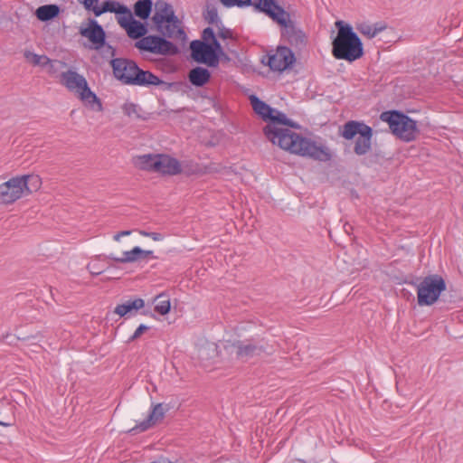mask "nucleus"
<instances>
[{
	"label": "nucleus",
	"instance_id": "nucleus-1",
	"mask_svg": "<svg viewBox=\"0 0 463 463\" xmlns=\"http://www.w3.org/2000/svg\"><path fill=\"white\" fill-rule=\"evenodd\" d=\"M273 111L267 125L263 128V134L269 141L281 149L303 157L319 162H328L332 159V153L326 146L317 145L316 141L288 128H278L277 125L285 126L288 117L276 109H273Z\"/></svg>",
	"mask_w": 463,
	"mask_h": 463
},
{
	"label": "nucleus",
	"instance_id": "nucleus-2",
	"mask_svg": "<svg viewBox=\"0 0 463 463\" xmlns=\"http://www.w3.org/2000/svg\"><path fill=\"white\" fill-rule=\"evenodd\" d=\"M109 64L114 77L125 85L140 87H161L163 90H171L177 83L166 82L150 71L141 69L137 63L128 58L111 59Z\"/></svg>",
	"mask_w": 463,
	"mask_h": 463
},
{
	"label": "nucleus",
	"instance_id": "nucleus-3",
	"mask_svg": "<svg viewBox=\"0 0 463 463\" xmlns=\"http://www.w3.org/2000/svg\"><path fill=\"white\" fill-rule=\"evenodd\" d=\"M335 24L337 33L332 41L333 56L348 62L361 59L364 54V45L352 25L343 20L336 21Z\"/></svg>",
	"mask_w": 463,
	"mask_h": 463
},
{
	"label": "nucleus",
	"instance_id": "nucleus-4",
	"mask_svg": "<svg viewBox=\"0 0 463 463\" xmlns=\"http://www.w3.org/2000/svg\"><path fill=\"white\" fill-rule=\"evenodd\" d=\"M266 16L279 26L281 39L291 47L301 51L307 46V34L297 26L291 19L289 12L280 5L277 0Z\"/></svg>",
	"mask_w": 463,
	"mask_h": 463
},
{
	"label": "nucleus",
	"instance_id": "nucleus-5",
	"mask_svg": "<svg viewBox=\"0 0 463 463\" xmlns=\"http://www.w3.org/2000/svg\"><path fill=\"white\" fill-rule=\"evenodd\" d=\"M152 23L158 33L167 35L169 39H175L184 43L187 35L181 26L182 22L175 15L173 6L164 0H157L155 3V14L152 16Z\"/></svg>",
	"mask_w": 463,
	"mask_h": 463
},
{
	"label": "nucleus",
	"instance_id": "nucleus-6",
	"mask_svg": "<svg viewBox=\"0 0 463 463\" xmlns=\"http://www.w3.org/2000/svg\"><path fill=\"white\" fill-rule=\"evenodd\" d=\"M42 186L38 175H24L10 178L0 184V203L12 204L24 195L37 192Z\"/></svg>",
	"mask_w": 463,
	"mask_h": 463
},
{
	"label": "nucleus",
	"instance_id": "nucleus-7",
	"mask_svg": "<svg viewBox=\"0 0 463 463\" xmlns=\"http://www.w3.org/2000/svg\"><path fill=\"white\" fill-rule=\"evenodd\" d=\"M338 134L348 141L356 137L354 153L358 156L366 155L372 148L373 129L364 121L348 120L339 127Z\"/></svg>",
	"mask_w": 463,
	"mask_h": 463
},
{
	"label": "nucleus",
	"instance_id": "nucleus-8",
	"mask_svg": "<svg viewBox=\"0 0 463 463\" xmlns=\"http://www.w3.org/2000/svg\"><path fill=\"white\" fill-rule=\"evenodd\" d=\"M380 119L388 124L392 134L404 142L414 141L420 134L417 121L401 110H385L380 114Z\"/></svg>",
	"mask_w": 463,
	"mask_h": 463
},
{
	"label": "nucleus",
	"instance_id": "nucleus-9",
	"mask_svg": "<svg viewBox=\"0 0 463 463\" xmlns=\"http://www.w3.org/2000/svg\"><path fill=\"white\" fill-rule=\"evenodd\" d=\"M134 165L140 170L161 174L162 175H176L183 172L180 162L166 154H146L134 158Z\"/></svg>",
	"mask_w": 463,
	"mask_h": 463
},
{
	"label": "nucleus",
	"instance_id": "nucleus-10",
	"mask_svg": "<svg viewBox=\"0 0 463 463\" xmlns=\"http://www.w3.org/2000/svg\"><path fill=\"white\" fill-rule=\"evenodd\" d=\"M61 82L70 90L74 91L78 98L90 109L102 111L100 99L90 90L86 79L77 71L68 70L61 75Z\"/></svg>",
	"mask_w": 463,
	"mask_h": 463
},
{
	"label": "nucleus",
	"instance_id": "nucleus-11",
	"mask_svg": "<svg viewBox=\"0 0 463 463\" xmlns=\"http://www.w3.org/2000/svg\"><path fill=\"white\" fill-rule=\"evenodd\" d=\"M404 283L417 288V301L420 307H430L435 304L441 293L446 290L445 279L439 274H430L417 284L416 281L404 279Z\"/></svg>",
	"mask_w": 463,
	"mask_h": 463
},
{
	"label": "nucleus",
	"instance_id": "nucleus-12",
	"mask_svg": "<svg viewBox=\"0 0 463 463\" xmlns=\"http://www.w3.org/2000/svg\"><path fill=\"white\" fill-rule=\"evenodd\" d=\"M232 348L236 359L243 363L263 354H271L274 351L273 346L269 345L265 338L259 335L235 340L232 344Z\"/></svg>",
	"mask_w": 463,
	"mask_h": 463
},
{
	"label": "nucleus",
	"instance_id": "nucleus-13",
	"mask_svg": "<svg viewBox=\"0 0 463 463\" xmlns=\"http://www.w3.org/2000/svg\"><path fill=\"white\" fill-rule=\"evenodd\" d=\"M163 33L146 35L134 43L140 53L149 52L156 55L172 56L180 52L176 44L167 39Z\"/></svg>",
	"mask_w": 463,
	"mask_h": 463
},
{
	"label": "nucleus",
	"instance_id": "nucleus-14",
	"mask_svg": "<svg viewBox=\"0 0 463 463\" xmlns=\"http://www.w3.org/2000/svg\"><path fill=\"white\" fill-rule=\"evenodd\" d=\"M296 56L291 48L286 45H279L275 53H268L263 56L261 62L270 71L283 72L292 69L296 62Z\"/></svg>",
	"mask_w": 463,
	"mask_h": 463
},
{
	"label": "nucleus",
	"instance_id": "nucleus-15",
	"mask_svg": "<svg viewBox=\"0 0 463 463\" xmlns=\"http://www.w3.org/2000/svg\"><path fill=\"white\" fill-rule=\"evenodd\" d=\"M79 34L90 42L89 49L100 51L106 45L107 33L94 18L84 20L79 28Z\"/></svg>",
	"mask_w": 463,
	"mask_h": 463
},
{
	"label": "nucleus",
	"instance_id": "nucleus-16",
	"mask_svg": "<svg viewBox=\"0 0 463 463\" xmlns=\"http://www.w3.org/2000/svg\"><path fill=\"white\" fill-rule=\"evenodd\" d=\"M118 24L126 31L127 35L132 40L138 41L145 37L148 33L147 22L135 19L130 9L124 16L118 17Z\"/></svg>",
	"mask_w": 463,
	"mask_h": 463
},
{
	"label": "nucleus",
	"instance_id": "nucleus-17",
	"mask_svg": "<svg viewBox=\"0 0 463 463\" xmlns=\"http://www.w3.org/2000/svg\"><path fill=\"white\" fill-rule=\"evenodd\" d=\"M275 2L276 0H220V3L226 8L251 6L255 12L265 15L269 12Z\"/></svg>",
	"mask_w": 463,
	"mask_h": 463
},
{
	"label": "nucleus",
	"instance_id": "nucleus-18",
	"mask_svg": "<svg viewBox=\"0 0 463 463\" xmlns=\"http://www.w3.org/2000/svg\"><path fill=\"white\" fill-rule=\"evenodd\" d=\"M169 410L168 405H164L163 403H157L153 406L151 411L146 420L141 421L139 424H137L135 427L131 428L128 430L130 434H137L139 432H143L156 425V423L162 420L165 416V413Z\"/></svg>",
	"mask_w": 463,
	"mask_h": 463
},
{
	"label": "nucleus",
	"instance_id": "nucleus-19",
	"mask_svg": "<svg viewBox=\"0 0 463 463\" xmlns=\"http://www.w3.org/2000/svg\"><path fill=\"white\" fill-rule=\"evenodd\" d=\"M105 258L114 260L118 263H132L148 258L156 259L153 250H143L138 246H135L130 250L124 251L123 256L120 258L115 257L112 254L105 256Z\"/></svg>",
	"mask_w": 463,
	"mask_h": 463
},
{
	"label": "nucleus",
	"instance_id": "nucleus-20",
	"mask_svg": "<svg viewBox=\"0 0 463 463\" xmlns=\"http://www.w3.org/2000/svg\"><path fill=\"white\" fill-rule=\"evenodd\" d=\"M127 12H129V8L115 0H105L99 5L97 4L96 7L92 10L95 17H99L105 13L115 14L118 23V17L124 16Z\"/></svg>",
	"mask_w": 463,
	"mask_h": 463
},
{
	"label": "nucleus",
	"instance_id": "nucleus-21",
	"mask_svg": "<svg viewBox=\"0 0 463 463\" xmlns=\"http://www.w3.org/2000/svg\"><path fill=\"white\" fill-rule=\"evenodd\" d=\"M212 79V72L208 67L195 66L189 70L187 80L195 88H202L208 84Z\"/></svg>",
	"mask_w": 463,
	"mask_h": 463
},
{
	"label": "nucleus",
	"instance_id": "nucleus-22",
	"mask_svg": "<svg viewBox=\"0 0 463 463\" xmlns=\"http://www.w3.org/2000/svg\"><path fill=\"white\" fill-rule=\"evenodd\" d=\"M145 307V300L141 298L128 299L122 304H118L114 308V313L120 317H130L135 316L138 310Z\"/></svg>",
	"mask_w": 463,
	"mask_h": 463
},
{
	"label": "nucleus",
	"instance_id": "nucleus-23",
	"mask_svg": "<svg viewBox=\"0 0 463 463\" xmlns=\"http://www.w3.org/2000/svg\"><path fill=\"white\" fill-rule=\"evenodd\" d=\"M210 48L201 40H194L190 43V57L196 63L207 66Z\"/></svg>",
	"mask_w": 463,
	"mask_h": 463
},
{
	"label": "nucleus",
	"instance_id": "nucleus-24",
	"mask_svg": "<svg viewBox=\"0 0 463 463\" xmlns=\"http://www.w3.org/2000/svg\"><path fill=\"white\" fill-rule=\"evenodd\" d=\"M62 9L56 4L40 5L34 12L35 17L43 23H48L59 17Z\"/></svg>",
	"mask_w": 463,
	"mask_h": 463
},
{
	"label": "nucleus",
	"instance_id": "nucleus-25",
	"mask_svg": "<svg viewBox=\"0 0 463 463\" xmlns=\"http://www.w3.org/2000/svg\"><path fill=\"white\" fill-rule=\"evenodd\" d=\"M249 99L254 113L257 114L263 121L268 123L272 113L274 112V108L270 107L269 104L261 100L256 95H250L249 97Z\"/></svg>",
	"mask_w": 463,
	"mask_h": 463
},
{
	"label": "nucleus",
	"instance_id": "nucleus-26",
	"mask_svg": "<svg viewBox=\"0 0 463 463\" xmlns=\"http://www.w3.org/2000/svg\"><path fill=\"white\" fill-rule=\"evenodd\" d=\"M228 62L231 61L229 55L224 52L221 43L214 44L210 48V54L208 55V68H217L220 61Z\"/></svg>",
	"mask_w": 463,
	"mask_h": 463
},
{
	"label": "nucleus",
	"instance_id": "nucleus-27",
	"mask_svg": "<svg viewBox=\"0 0 463 463\" xmlns=\"http://www.w3.org/2000/svg\"><path fill=\"white\" fill-rule=\"evenodd\" d=\"M153 5L152 0H137L133 5V16L147 22L151 15Z\"/></svg>",
	"mask_w": 463,
	"mask_h": 463
},
{
	"label": "nucleus",
	"instance_id": "nucleus-28",
	"mask_svg": "<svg viewBox=\"0 0 463 463\" xmlns=\"http://www.w3.org/2000/svg\"><path fill=\"white\" fill-rule=\"evenodd\" d=\"M203 17L209 24H222V20L218 15V9L216 7V0H206L204 8L203 10Z\"/></svg>",
	"mask_w": 463,
	"mask_h": 463
},
{
	"label": "nucleus",
	"instance_id": "nucleus-29",
	"mask_svg": "<svg viewBox=\"0 0 463 463\" xmlns=\"http://www.w3.org/2000/svg\"><path fill=\"white\" fill-rule=\"evenodd\" d=\"M158 301L155 306V312L161 316L167 315L171 310V302L169 295L166 292H162L155 297L154 302Z\"/></svg>",
	"mask_w": 463,
	"mask_h": 463
},
{
	"label": "nucleus",
	"instance_id": "nucleus-30",
	"mask_svg": "<svg viewBox=\"0 0 463 463\" xmlns=\"http://www.w3.org/2000/svg\"><path fill=\"white\" fill-rule=\"evenodd\" d=\"M24 57L27 60H29L33 65H40L45 67L46 65L50 64L51 66H52L53 61L46 55H39L30 51H26L24 52Z\"/></svg>",
	"mask_w": 463,
	"mask_h": 463
},
{
	"label": "nucleus",
	"instance_id": "nucleus-31",
	"mask_svg": "<svg viewBox=\"0 0 463 463\" xmlns=\"http://www.w3.org/2000/svg\"><path fill=\"white\" fill-rule=\"evenodd\" d=\"M201 42L205 43L209 48H212L214 44L220 43L217 39V35L214 33L213 28L208 26L202 31Z\"/></svg>",
	"mask_w": 463,
	"mask_h": 463
},
{
	"label": "nucleus",
	"instance_id": "nucleus-32",
	"mask_svg": "<svg viewBox=\"0 0 463 463\" xmlns=\"http://www.w3.org/2000/svg\"><path fill=\"white\" fill-rule=\"evenodd\" d=\"M218 28L217 36L222 40L233 39L234 34L232 30L226 28L223 24H218L216 26Z\"/></svg>",
	"mask_w": 463,
	"mask_h": 463
},
{
	"label": "nucleus",
	"instance_id": "nucleus-33",
	"mask_svg": "<svg viewBox=\"0 0 463 463\" xmlns=\"http://www.w3.org/2000/svg\"><path fill=\"white\" fill-rule=\"evenodd\" d=\"M357 30L364 35H366L369 39L375 37V30H373V25L368 24H361L357 26Z\"/></svg>",
	"mask_w": 463,
	"mask_h": 463
},
{
	"label": "nucleus",
	"instance_id": "nucleus-34",
	"mask_svg": "<svg viewBox=\"0 0 463 463\" xmlns=\"http://www.w3.org/2000/svg\"><path fill=\"white\" fill-rule=\"evenodd\" d=\"M87 269L90 271V273L93 276L100 275L105 271V269L101 268L98 261L90 262L87 265Z\"/></svg>",
	"mask_w": 463,
	"mask_h": 463
},
{
	"label": "nucleus",
	"instance_id": "nucleus-35",
	"mask_svg": "<svg viewBox=\"0 0 463 463\" xmlns=\"http://www.w3.org/2000/svg\"><path fill=\"white\" fill-rule=\"evenodd\" d=\"M103 58L114 59L116 56V48L106 42V45L99 51Z\"/></svg>",
	"mask_w": 463,
	"mask_h": 463
},
{
	"label": "nucleus",
	"instance_id": "nucleus-36",
	"mask_svg": "<svg viewBox=\"0 0 463 463\" xmlns=\"http://www.w3.org/2000/svg\"><path fill=\"white\" fill-rule=\"evenodd\" d=\"M149 329V326L146 325H139L134 334L129 337L128 342H134L137 339H138L145 332H146Z\"/></svg>",
	"mask_w": 463,
	"mask_h": 463
},
{
	"label": "nucleus",
	"instance_id": "nucleus-37",
	"mask_svg": "<svg viewBox=\"0 0 463 463\" xmlns=\"http://www.w3.org/2000/svg\"><path fill=\"white\" fill-rule=\"evenodd\" d=\"M138 109H140L139 107L134 103H128L123 107V110L126 115L132 116L135 114L137 118H139V115L137 114Z\"/></svg>",
	"mask_w": 463,
	"mask_h": 463
},
{
	"label": "nucleus",
	"instance_id": "nucleus-38",
	"mask_svg": "<svg viewBox=\"0 0 463 463\" xmlns=\"http://www.w3.org/2000/svg\"><path fill=\"white\" fill-rule=\"evenodd\" d=\"M80 5H83L84 9L88 12H92V10L96 7V5L99 4V0H77Z\"/></svg>",
	"mask_w": 463,
	"mask_h": 463
},
{
	"label": "nucleus",
	"instance_id": "nucleus-39",
	"mask_svg": "<svg viewBox=\"0 0 463 463\" xmlns=\"http://www.w3.org/2000/svg\"><path fill=\"white\" fill-rule=\"evenodd\" d=\"M139 233L145 237H149L154 241H161L164 239V235L159 232H146L145 230H139Z\"/></svg>",
	"mask_w": 463,
	"mask_h": 463
},
{
	"label": "nucleus",
	"instance_id": "nucleus-40",
	"mask_svg": "<svg viewBox=\"0 0 463 463\" xmlns=\"http://www.w3.org/2000/svg\"><path fill=\"white\" fill-rule=\"evenodd\" d=\"M226 168H227L226 166H222L220 164L211 163L205 166V172L206 173H220L222 170H225Z\"/></svg>",
	"mask_w": 463,
	"mask_h": 463
},
{
	"label": "nucleus",
	"instance_id": "nucleus-41",
	"mask_svg": "<svg viewBox=\"0 0 463 463\" xmlns=\"http://www.w3.org/2000/svg\"><path fill=\"white\" fill-rule=\"evenodd\" d=\"M131 232H132V231H131V230H125V231H121V232H119L116 233V234L113 236V239H114L115 241H119V239H120L121 237L130 235V234H131Z\"/></svg>",
	"mask_w": 463,
	"mask_h": 463
},
{
	"label": "nucleus",
	"instance_id": "nucleus-42",
	"mask_svg": "<svg viewBox=\"0 0 463 463\" xmlns=\"http://www.w3.org/2000/svg\"><path fill=\"white\" fill-rule=\"evenodd\" d=\"M285 126L288 127V128H294V129H299L301 128V126L298 122H295V121H293L292 119H290L288 118V119H287V121L285 123Z\"/></svg>",
	"mask_w": 463,
	"mask_h": 463
},
{
	"label": "nucleus",
	"instance_id": "nucleus-43",
	"mask_svg": "<svg viewBox=\"0 0 463 463\" xmlns=\"http://www.w3.org/2000/svg\"><path fill=\"white\" fill-rule=\"evenodd\" d=\"M386 28L385 24L376 23L373 25V30H375V35H377L380 32L383 31Z\"/></svg>",
	"mask_w": 463,
	"mask_h": 463
},
{
	"label": "nucleus",
	"instance_id": "nucleus-44",
	"mask_svg": "<svg viewBox=\"0 0 463 463\" xmlns=\"http://www.w3.org/2000/svg\"><path fill=\"white\" fill-rule=\"evenodd\" d=\"M401 295L402 298H406L407 300L414 299V296L406 288H402L401 290Z\"/></svg>",
	"mask_w": 463,
	"mask_h": 463
},
{
	"label": "nucleus",
	"instance_id": "nucleus-45",
	"mask_svg": "<svg viewBox=\"0 0 463 463\" xmlns=\"http://www.w3.org/2000/svg\"><path fill=\"white\" fill-rule=\"evenodd\" d=\"M31 338H34V336L33 335H26V336L17 335L16 336V339L17 340H21V341H26V340H29Z\"/></svg>",
	"mask_w": 463,
	"mask_h": 463
},
{
	"label": "nucleus",
	"instance_id": "nucleus-46",
	"mask_svg": "<svg viewBox=\"0 0 463 463\" xmlns=\"http://www.w3.org/2000/svg\"><path fill=\"white\" fill-rule=\"evenodd\" d=\"M0 425L1 426H5V427H8V426H11L12 424L9 423V422H4V421L0 420Z\"/></svg>",
	"mask_w": 463,
	"mask_h": 463
},
{
	"label": "nucleus",
	"instance_id": "nucleus-47",
	"mask_svg": "<svg viewBox=\"0 0 463 463\" xmlns=\"http://www.w3.org/2000/svg\"><path fill=\"white\" fill-rule=\"evenodd\" d=\"M149 312L148 311H142L141 314L142 315H147Z\"/></svg>",
	"mask_w": 463,
	"mask_h": 463
}]
</instances>
